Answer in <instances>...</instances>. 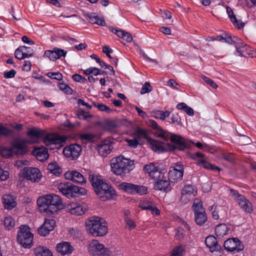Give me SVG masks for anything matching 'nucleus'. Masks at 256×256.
I'll return each mask as SVG.
<instances>
[{"instance_id":"obj_1","label":"nucleus","mask_w":256,"mask_h":256,"mask_svg":"<svg viewBox=\"0 0 256 256\" xmlns=\"http://www.w3.org/2000/svg\"><path fill=\"white\" fill-rule=\"evenodd\" d=\"M37 205L40 212L46 215L56 212L63 206L60 196L54 194L39 198L37 200Z\"/></svg>"},{"instance_id":"obj_2","label":"nucleus","mask_w":256,"mask_h":256,"mask_svg":"<svg viewBox=\"0 0 256 256\" xmlns=\"http://www.w3.org/2000/svg\"><path fill=\"white\" fill-rule=\"evenodd\" d=\"M105 220L100 216H92L86 221L87 233L95 237L103 236L107 234L108 226Z\"/></svg>"},{"instance_id":"obj_3","label":"nucleus","mask_w":256,"mask_h":256,"mask_svg":"<svg viewBox=\"0 0 256 256\" xmlns=\"http://www.w3.org/2000/svg\"><path fill=\"white\" fill-rule=\"evenodd\" d=\"M90 182L95 192L102 200L112 198L115 195L114 189L100 176L92 178Z\"/></svg>"},{"instance_id":"obj_4","label":"nucleus","mask_w":256,"mask_h":256,"mask_svg":"<svg viewBox=\"0 0 256 256\" xmlns=\"http://www.w3.org/2000/svg\"><path fill=\"white\" fill-rule=\"evenodd\" d=\"M112 171L116 174L124 175L134 168V162L124 156L113 158L110 160Z\"/></svg>"},{"instance_id":"obj_5","label":"nucleus","mask_w":256,"mask_h":256,"mask_svg":"<svg viewBox=\"0 0 256 256\" xmlns=\"http://www.w3.org/2000/svg\"><path fill=\"white\" fill-rule=\"evenodd\" d=\"M58 188L68 198L84 196L87 194L85 188L76 186L71 182H61L58 184Z\"/></svg>"},{"instance_id":"obj_6","label":"nucleus","mask_w":256,"mask_h":256,"mask_svg":"<svg viewBox=\"0 0 256 256\" xmlns=\"http://www.w3.org/2000/svg\"><path fill=\"white\" fill-rule=\"evenodd\" d=\"M34 236L30 228L26 225L21 226L18 232L17 240L24 248H30L33 244Z\"/></svg>"},{"instance_id":"obj_7","label":"nucleus","mask_w":256,"mask_h":256,"mask_svg":"<svg viewBox=\"0 0 256 256\" xmlns=\"http://www.w3.org/2000/svg\"><path fill=\"white\" fill-rule=\"evenodd\" d=\"M88 252L92 256H110L111 252L109 248L97 240H93L88 244Z\"/></svg>"},{"instance_id":"obj_8","label":"nucleus","mask_w":256,"mask_h":256,"mask_svg":"<svg viewBox=\"0 0 256 256\" xmlns=\"http://www.w3.org/2000/svg\"><path fill=\"white\" fill-rule=\"evenodd\" d=\"M197 193L196 188L191 184H186L182 190L180 202L183 204H188L193 199Z\"/></svg>"},{"instance_id":"obj_9","label":"nucleus","mask_w":256,"mask_h":256,"mask_svg":"<svg viewBox=\"0 0 256 256\" xmlns=\"http://www.w3.org/2000/svg\"><path fill=\"white\" fill-rule=\"evenodd\" d=\"M82 150V146L78 144H72L66 146L62 151L64 155L70 160L77 159Z\"/></svg>"},{"instance_id":"obj_10","label":"nucleus","mask_w":256,"mask_h":256,"mask_svg":"<svg viewBox=\"0 0 256 256\" xmlns=\"http://www.w3.org/2000/svg\"><path fill=\"white\" fill-rule=\"evenodd\" d=\"M44 142L52 150L58 149L62 146L63 141L61 138L54 134H46L44 138Z\"/></svg>"},{"instance_id":"obj_11","label":"nucleus","mask_w":256,"mask_h":256,"mask_svg":"<svg viewBox=\"0 0 256 256\" xmlns=\"http://www.w3.org/2000/svg\"><path fill=\"white\" fill-rule=\"evenodd\" d=\"M224 248L234 253L239 252L244 249V245L237 238H228L224 242Z\"/></svg>"},{"instance_id":"obj_12","label":"nucleus","mask_w":256,"mask_h":256,"mask_svg":"<svg viewBox=\"0 0 256 256\" xmlns=\"http://www.w3.org/2000/svg\"><path fill=\"white\" fill-rule=\"evenodd\" d=\"M170 141L175 144V148L180 150H184L190 146V142L180 135L171 134Z\"/></svg>"},{"instance_id":"obj_13","label":"nucleus","mask_w":256,"mask_h":256,"mask_svg":"<svg viewBox=\"0 0 256 256\" xmlns=\"http://www.w3.org/2000/svg\"><path fill=\"white\" fill-rule=\"evenodd\" d=\"M24 176L32 182H38L42 176L38 168H24Z\"/></svg>"},{"instance_id":"obj_14","label":"nucleus","mask_w":256,"mask_h":256,"mask_svg":"<svg viewBox=\"0 0 256 256\" xmlns=\"http://www.w3.org/2000/svg\"><path fill=\"white\" fill-rule=\"evenodd\" d=\"M138 207L143 210H149L152 214L156 216L160 214V210L156 207V204L152 200L144 199L140 202Z\"/></svg>"},{"instance_id":"obj_15","label":"nucleus","mask_w":256,"mask_h":256,"mask_svg":"<svg viewBox=\"0 0 256 256\" xmlns=\"http://www.w3.org/2000/svg\"><path fill=\"white\" fill-rule=\"evenodd\" d=\"M28 140H25L16 139L12 144V148L16 155H22L28 152Z\"/></svg>"},{"instance_id":"obj_16","label":"nucleus","mask_w":256,"mask_h":256,"mask_svg":"<svg viewBox=\"0 0 256 256\" xmlns=\"http://www.w3.org/2000/svg\"><path fill=\"white\" fill-rule=\"evenodd\" d=\"M154 184V189L157 190H162L165 192H169L172 188V186L170 182L164 178L163 174L160 179Z\"/></svg>"},{"instance_id":"obj_17","label":"nucleus","mask_w":256,"mask_h":256,"mask_svg":"<svg viewBox=\"0 0 256 256\" xmlns=\"http://www.w3.org/2000/svg\"><path fill=\"white\" fill-rule=\"evenodd\" d=\"M144 172L148 174L151 178L154 180L160 179L162 174L158 166L154 163L145 165L144 167Z\"/></svg>"},{"instance_id":"obj_18","label":"nucleus","mask_w":256,"mask_h":256,"mask_svg":"<svg viewBox=\"0 0 256 256\" xmlns=\"http://www.w3.org/2000/svg\"><path fill=\"white\" fill-rule=\"evenodd\" d=\"M56 222L53 219H45L43 224L38 228L39 234L46 236L54 229Z\"/></svg>"},{"instance_id":"obj_19","label":"nucleus","mask_w":256,"mask_h":256,"mask_svg":"<svg viewBox=\"0 0 256 256\" xmlns=\"http://www.w3.org/2000/svg\"><path fill=\"white\" fill-rule=\"evenodd\" d=\"M186 227L188 229L187 231L184 230L181 227L178 228L175 234V238L176 240L182 241L184 240L187 242H190L192 241V238L190 236V228L186 224Z\"/></svg>"},{"instance_id":"obj_20","label":"nucleus","mask_w":256,"mask_h":256,"mask_svg":"<svg viewBox=\"0 0 256 256\" xmlns=\"http://www.w3.org/2000/svg\"><path fill=\"white\" fill-rule=\"evenodd\" d=\"M64 176L66 179L76 183L80 184L86 183V180L84 176L76 170L68 171L65 173Z\"/></svg>"},{"instance_id":"obj_21","label":"nucleus","mask_w":256,"mask_h":256,"mask_svg":"<svg viewBox=\"0 0 256 256\" xmlns=\"http://www.w3.org/2000/svg\"><path fill=\"white\" fill-rule=\"evenodd\" d=\"M237 40L235 41V47L236 51L234 54L238 56H245L248 54V49L249 47L242 40L239 38H234Z\"/></svg>"},{"instance_id":"obj_22","label":"nucleus","mask_w":256,"mask_h":256,"mask_svg":"<svg viewBox=\"0 0 256 256\" xmlns=\"http://www.w3.org/2000/svg\"><path fill=\"white\" fill-rule=\"evenodd\" d=\"M112 148V144L110 140H104L98 144V150L100 156L105 157L110 152Z\"/></svg>"},{"instance_id":"obj_23","label":"nucleus","mask_w":256,"mask_h":256,"mask_svg":"<svg viewBox=\"0 0 256 256\" xmlns=\"http://www.w3.org/2000/svg\"><path fill=\"white\" fill-rule=\"evenodd\" d=\"M66 210L71 214L81 216L84 214L85 210L78 203L72 202L67 205Z\"/></svg>"},{"instance_id":"obj_24","label":"nucleus","mask_w":256,"mask_h":256,"mask_svg":"<svg viewBox=\"0 0 256 256\" xmlns=\"http://www.w3.org/2000/svg\"><path fill=\"white\" fill-rule=\"evenodd\" d=\"M206 246L209 248L211 252L220 251L221 246L218 244L216 238L212 236H210L205 240Z\"/></svg>"},{"instance_id":"obj_25","label":"nucleus","mask_w":256,"mask_h":256,"mask_svg":"<svg viewBox=\"0 0 256 256\" xmlns=\"http://www.w3.org/2000/svg\"><path fill=\"white\" fill-rule=\"evenodd\" d=\"M108 30L116 34L118 37L122 38L127 42H131L132 40V36L130 34L120 29H116L112 26H108Z\"/></svg>"},{"instance_id":"obj_26","label":"nucleus","mask_w":256,"mask_h":256,"mask_svg":"<svg viewBox=\"0 0 256 256\" xmlns=\"http://www.w3.org/2000/svg\"><path fill=\"white\" fill-rule=\"evenodd\" d=\"M33 154L40 161L44 162L48 158V150L44 146L36 148L33 150Z\"/></svg>"},{"instance_id":"obj_27","label":"nucleus","mask_w":256,"mask_h":256,"mask_svg":"<svg viewBox=\"0 0 256 256\" xmlns=\"http://www.w3.org/2000/svg\"><path fill=\"white\" fill-rule=\"evenodd\" d=\"M56 248L58 252L62 255L70 254L74 250L73 246L68 242L59 243Z\"/></svg>"},{"instance_id":"obj_28","label":"nucleus","mask_w":256,"mask_h":256,"mask_svg":"<svg viewBox=\"0 0 256 256\" xmlns=\"http://www.w3.org/2000/svg\"><path fill=\"white\" fill-rule=\"evenodd\" d=\"M241 198L240 199L237 203L238 204L240 207L246 212L252 213L253 211V208L252 203L246 198L244 196H240Z\"/></svg>"},{"instance_id":"obj_29","label":"nucleus","mask_w":256,"mask_h":256,"mask_svg":"<svg viewBox=\"0 0 256 256\" xmlns=\"http://www.w3.org/2000/svg\"><path fill=\"white\" fill-rule=\"evenodd\" d=\"M3 203L5 208L12 210L16 206L15 198L10 194H5L2 198Z\"/></svg>"},{"instance_id":"obj_30","label":"nucleus","mask_w":256,"mask_h":256,"mask_svg":"<svg viewBox=\"0 0 256 256\" xmlns=\"http://www.w3.org/2000/svg\"><path fill=\"white\" fill-rule=\"evenodd\" d=\"M226 10L228 16L234 25L239 29L242 28L244 26V24L236 19L232 9L229 6H226Z\"/></svg>"},{"instance_id":"obj_31","label":"nucleus","mask_w":256,"mask_h":256,"mask_svg":"<svg viewBox=\"0 0 256 256\" xmlns=\"http://www.w3.org/2000/svg\"><path fill=\"white\" fill-rule=\"evenodd\" d=\"M230 228L225 224H218L215 228V234L218 237L222 238L228 234Z\"/></svg>"},{"instance_id":"obj_32","label":"nucleus","mask_w":256,"mask_h":256,"mask_svg":"<svg viewBox=\"0 0 256 256\" xmlns=\"http://www.w3.org/2000/svg\"><path fill=\"white\" fill-rule=\"evenodd\" d=\"M89 22L92 24H96L100 26H104L106 22L103 18H100L96 13H91L88 14Z\"/></svg>"},{"instance_id":"obj_33","label":"nucleus","mask_w":256,"mask_h":256,"mask_svg":"<svg viewBox=\"0 0 256 256\" xmlns=\"http://www.w3.org/2000/svg\"><path fill=\"white\" fill-rule=\"evenodd\" d=\"M186 252V246L183 244H180L175 246L171 251V256H183Z\"/></svg>"},{"instance_id":"obj_34","label":"nucleus","mask_w":256,"mask_h":256,"mask_svg":"<svg viewBox=\"0 0 256 256\" xmlns=\"http://www.w3.org/2000/svg\"><path fill=\"white\" fill-rule=\"evenodd\" d=\"M192 208L194 214L200 213V212H205V209L202 206V202L199 198H195L194 200Z\"/></svg>"},{"instance_id":"obj_35","label":"nucleus","mask_w":256,"mask_h":256,"mask_svg":"<svg viewBox=\"0 0 256 256\" xmlns=\"http://www.w3.org/2000/svg\"><path fill=\"white\" fill-rule=\"evenodd\" d=\"M25 46H20L16 49L14 52V56L18 60H22L26 58L30 57L31 54H26Z\"/></svg>"},{"instance_id":"obj_36","label":"nucleus","mask_w":256,"mask_h":256,"mask_svg":"<svg viewBox=\"0 0 256 256\" xmlns=\"http://www.w3.org/2000/svg\"><path fill=\"white\" fill-rule=\"evenodd\" d=\"M194 214V220L198 226H202L207 220V216L205 212H200Z\"/></svg>"},{"instance_id":"obj_37","label":"nucleus","mask_w":256,"mask_h":256,"mask_svg":"<svg viewBox=\"0 0 256 256\" xmlns=\"http://www.w3.org/2000/svg\"><path fill=\"white\" fill-rule=\"evenodd\" d=\"M36 256H52L51 252L44 246H38L34 249Z\"/></svg>"},{"instance_id":"obj_38","label":"nucleus","mask_w":256,"mask_h":256,"mask_svg":"<svg viewBox=\"0 0 256 256\" xmlns=\"http://www.w3.org/2000/svg\"><path fill=\"white\" fill-rule=\"evenodd\" d=\"M152 115L156 118L164 120L170 116V112L168 110L164 112L162 110H154L152 112Z\"/></svg>"},{"instance_id":"obj_39","label":"nucleus","mask_w":256,"mask_h":256,"mask_svg":"<svg viewBox=\"0 0 256 256\" xmlns=\"http://www.w3.org/2000/svg\"><path fill=\"white\" fill-rule=\"evenodd\" d=\"M184 172L174 170H170L168 172V177L170 179L176 182L180 180L183 176Z\"/></svg>"},{"instance_id":"obj_40","label":"nucleus","mask_w":256,"mask_h":256,"mask_svg":"<svg viewBox=\"0 0 256 256\" xmlns=\"http://www.w3.org/2000/svg\"><path fill=\"white\" fill-rule=\"evenodd\" d=\"M234 38H238V37L236 36H228L227 34H225L224 36H223L222 35H220L218 36H217L216 38H212V40H217L219 41L223 40H224L226 42L231 44H234L235 46V41L236 40L234 39Z\"/></svg>"},{"instance_id":"obj_41","label":"nucleus","mask_w":256,"mask_h":256,"mask_svg":"<svg viewBox=\"0 0 256 256\" xmlns=\"http://www.w3.org/2000/svg\"><path fill=\"white\" fill-rule=\"evenodd\" d=\"M134 184L128 183L126 182H123L120 184V188L123 190L125 192L133 194L134 190Z\"/></svg>"},{"instance_id":"obj_42","label":"nucleus","mask_w":256,"mask_h":256,"mask_svg":"<svg viewBox=\"0 0 256 256\" xmlns=\"http://www.w3.org/2000/svg\"><path fill=\"white\" fill-rule=\"evenodd\" d=\"M48 170L55 176H58L62 172L61 168L56 162L49 164L48 166Z\"/></svg>"},{"instance_id":"obj_43","label":"nucleus","mask_w":256,"mask_h":256,"mask_svg":"<svg viewBox=\"0 0 256 256\" xmlns=\"http://www.w3.org/2000/svg\"><path fill=\"white\" fill-rule=\"evenodd\" d=\"M176 108L180 110H183L190 116H192L194 114L193 109L188 106L184 103L182 102L178 104L176 106Z\"/></svg>"},{"instance_id":"obj_44","label":"nucleus","mask_w":256,"mask_h":256,"mask_svg":"<svg viewBox=\"0 0 256 256\" xmlns=\"http://www.w3.org/2000/svg\"><path fill=\"white\" fill-rule=\"evenodd\" d=\"M83 73L85 75H90L93 74L94 76H98L104 74V71H100L98 68L96 67H90L86 70H83Z\"/></svg>"},{"instance_id":"obj_45","label":"nucleus","mask_w":256,"mask_h":256,"mask_svg":"<svg viewBox=\"0 0 256 256\" xmlns=\"http://www.w3.org/2000/svg\"><path fill=\"white\" fill-rule=\"evenodd\" d=\"M29 136L40 138L44 135V132L36 128H32L28 132Z\"/></svg>"},{"instance_id":"obj_46","label":"nucleus","mask_w":256,"mask_h":256,"mask_svg":"<svg viewBox=\"0 0 256 256\" xmlns=\"http://www.w3.org/2000/svg\"><path fill=\"white\" fill-rule=\"evenodd\" d=\"M3 224L6 228L10 230L14 226L15 222L12 217L6 216L4 219Z\"/></svg>"},{"instance_id":"obj_47","label":"nucleus","mask_w":256,"mask_h":256,"mask_svg":"<svg viewBox=\"0 0 256 256\" xmlns=\"http://www.w3.org/2000/svg\"><path fill=\"white\" fill-rule=\"evenodd\" d=\"M191 156L196 161V164L200 166L206 159L204 154L199 152L192 154Z\"/></svg>"},{"instance_id":"obj_48","label":"nucleus","mask_w":256,"mask_h":256,"mask_svg":"<svg viewBox=\"0 0 256 256\" xmlns=\"http://www.w3.org/2000/svg\"><path fill=\"white\" fill-rule=\"evenodd\" d=\"M14 154L12 146L11 148L4 147L1 149V154L2 157L8 158Z\"/></svg>"},{"instance_id":"obj_49","label":"nucleus","mask_w":256,"mask_h":256,"mask_svg":"<svg viewBox=\"0 0 256 256\" xmlns=\"http://www.w3.org/2000/svg\"><path fill=\"white\" fill-rule=\"evenodd\" d=\"M148 189L145 186L134 184V194H137L140 195H143L147 193Z\"/></svg>"},{"instance_id":"obj_50","label":"nucleus","mask_w":256,"mask_h":256,"mask_svg":"<svg viewBox=\"0 0 256 256\" xmlns=\"http://www.w3.org/2000/svg\"><path fill=\"white\" fill-rule=\"evenodd\" d=\"M118 126L117 122L114 120H109L106 122V127L110 131H112Z\"/></svg>"},{"instance_id":"obj_51","label":"nucleus","mask_w":256,"mask_h":256,"mask_svg":"<svg viewBox=\"0 0 256 256\" xmlns=\"http://www.w3.org/2000/svg\"><path fill=\"white\" fill-rule=\"evenodd\" d=\"M58 87L66 94H72V90L68 84L64 82H60L58 84Z\"/></svg>"},{"instance_id":"obj_52","label":"nucleus","mask_w":256,"mask_h":256,"mask_svg":"<svg viewBox=\"0 0 256 256\" xmlns=\"http://www.w3.org/2000/svg\"><path fill=\"white\" fill-rule=\"evenodd\" d=\"M228 190L229 192L230 196L236 202L241 198L240 196H244L243 195L240 194L237 190L234 189L229 188Z\"/></svg>"},{"instance_id":"obj_53","label":"nucleus","mask_w":256,"mask_h":256,"mask_svg":"<svg viewBox=\"0 0 256 256\" xmlns=\"http://www.w3.org/2000/svg\"><path fill=\"white\" fill-rule=\"evenodd\" d=\"M44 56L48 58L50 60L54 61L57 60L54 48L53 50H47L45 51Z\"/></svg>"},{"instance_id":"obj_54","label":"nucleus","mask_w":256,"mask_h":256,"mask_svg":"<svg viewBox=\"0 0 256 256\" xmlns=\"http://www.w3.org/2000/svg\"><path fill=\"white\" fill-rule=\"evenodd\" d=\"M152 90V88L150 86V83L149 82H146L142 86L140 93L141 94H144L150 92Z\"/></svg>"},{"instance_id":"obj_55","label":"nucleus","mask_w":256,"mask_h":256,"mask_svg":"<svg viewBox=\"0 0 256 256\" xmlns=\"http://www.w3.org/2000/svg\"><path fill=\"white\" fill-rule=\"evenodd\" d=\"M46 75L48 77H49L52 79H54V80H60L62 79V74L61 73L58 72H48L46 74Z\"/></svg>"},{"instance_id":"obj_56","label":"nucleus","mask_w":256,"mask_h":256,"mask_svg":"<svg viewBox=\"0 0 256 256\" xmlns=\"http://www.w3.org/2000/svg\"><path fill=\"white\" fill-rule=\"evenodd\" d=\"M200 166H202L204 168L208 170H220V168L216 166H213L211 164L208 162L206 159L204 160L202 164Z\"/></svg>"},{"instance_id":"obj_57","label":"nucleus","mask_w":256,"mask_h":256,"mask_svg":"<svg viewBox=\"0 0 256 256\" xmlns=\"http://www.w3.org/2000/svg\"><path fill=\"white\" fill-rule=\"evenodd\" d=\"M95 138V135L90 133H84L80 135V138L82 140L92 141Z\"/></svg>"},{"instance_id":"obj_58","label":"nucleus","mask_w":256,"mask_h":256,"mask_svg":"<svg viewBox=\"0 0 256 256\" xmlns=\"http://www.w3.org/2000/svg\"><path fill=\"white\" fill-rule=\"evenodd\" d=\"M150 144L152 145V150L156 152L160 151L162 149V146L156 140H150Z\"/></svg>"},{"instance_id":"obj_59","label":"nucleus","mask_w":256,"mask_h":256,"mask_svg":"<svg viewBox=\"0 0 256 256\" xmlns=\"http://www.w3.org/2000/svg\"><path fill=\"white\" fill-rule=\"evenodd\" d=\"M170 122L172 124H179L180 123L181 118L177 113H173L170 117Z\"/></svg>"},{"instance_id":"obj_60","label":"nucleus","mask_w":256,"mask_h":256,"mask_svg":"<svg viewBox=\"0 0 256 256\" xmlns=\"http://www.w3.org/2000/svg\"><path fill=\"white\" fill-rule=\"evenodd\" d=\"M94 104L96 107L99 110L101 111H106L108 113H110L112 112V110L110 108L104 104L97 102H95Z\"/></svg>"},{"instance_id":"obj_61","label":"nucleus","mask_w":256,"mask_h":256,"mask_svg":"<svg viewBox=\"0 0 256 256\" xmlns=\"http://www.w3.org/2000/svg\"><path fill=\"white\" fill-rule=\"evenodd\" d=\"M124 220L126 226L130 228L133 229L136 228V225L134 222L130 218V217L124 218Z\"/></svg>"},{"instance_id":"obj_62","label":"nucleus","mask_w":256,"mask_h":256,"mask_svg":"<svg viewBox=\"0 0 256 256\" xmlns=\"http://www.w3.org/2000/svg\"><path fill=\"white\" fill-rule=\"evenodd\" d=\"M54 50L56 51L57 60L60 58L62 56H66L67 52L64 50L58 48H54Z\"/></svg>"},{"instance_id":"obj_63","label":"nucleus","mask_w":256,"mask_h":256,"mask_svg":"<svg viewBox=\"0 0 256 256\" xmlns=\"http://www.w3.org/2000/svg\"><path fill=\"white\" fill-rule=\"evenodd\" d=\"M9 178V172L0 168V179L1 180H6Z\"/></svg>"},{"instance_id":"obj_64","label":"nucleus","mask_w":256,"mask_h":256,"mask_svg":"<svg viewBox=\"0 0 256 256\" xmlns=\"http://www.w3.org/2000/svg\"><path fill=\"white\" fill-rule=\"evenodd\" d=\"M216 206L213 204L210 207V210L212 212V218L214 220H218L219 218L218 212L216 210Z\"/></svg>"}]
</instances>
